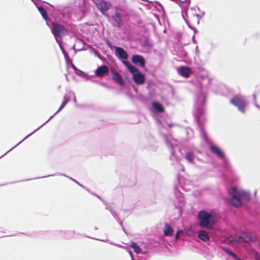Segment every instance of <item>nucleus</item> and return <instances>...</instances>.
I'll use <instances>...</instances> for the list:
<instances>
[{"label": "nucleus", "mask_w": 260, "mask_h": 260, "mask_svg": "<svg viewBox=\"0 0 260 260\" xmlns=\"http://www.w3.org/2000/svg\"><path fill=\"white\" fill-rule=\"evenodd\" d=\"M132 61L135 64H139L141 67H144L145 66L144 58L140 55H133L132 58Z\"/></svg>", "instance_id": "obj_10"}, {"label": "nucleus", "mask_w": 260, "mask_h": 260, "mask_svg": "<svg viewBox=\"0 0 260 260\" xmlns=\"http://www.w3.org/2000/svg\"><path fill=\"white\" fill-rule=\"evenodd\" d=\"M234 239L238 242L248 243L254 242L256 240V238L248 234L244 233L241 236H236Z\"/></svg>", "instance_id": "obj_6"}, {"label": "nucleus", "mask_w": 260, "mask_h": 260, "mask_svg": "<svg viewBox=\"0 0 260 260\" xmlns=\"http://www.w3.org/2000/svg\"><path fill=\"white\" fill-rule=\"evenodd\" d=\"M127 69L129 72L133 73V74L138 72V70L132 64Z\"/></svg>", "instance_id": "obj_21"}, {"label": "nucleus", "mask_w": 260, "mask_h": 260, "mask_svg": "<svg viewBox=\"0 0 260 260\" xmlns=\"http://www.w3.org/2000/svg\"><path fill=\"white\" fill-rule=\"evenodd\" d=\"M230 103L237 107L242 112H244L246 102L241 96L239 95L235 96L231 100Z\"/></svg>", "instance_id": "obj_3"}, {"label": "nucleus", "mask_w": 260, "mask_h": 260, "mask_svg": "<svg viewBox=\"0 0 260 260\" xmlns=\"http://www.w3.org/2000/svg\"><path fill=\"white\" fill-rule=\"evenodd\" d=\"M178 72L180 76L184 78H188L191 74V69L188 67L181 66L178 69Z\"/></svg>", "instance_id": "obj_9"}, {"label": "nucleus", "mask_w": 260, "mask_h": 260, "mask_svg": "<svg viewBox=\"0 0 260 260\" xmlns=\"http://www.w3.org/2000/svg\"><path fill=\"white\" fill-rule=\"evenodd\" d=\"M224 250L225 251L229 253L230 255H231L232 256H233L234 258H235L236 259H237V260H240L237 256V255L233 252L230 251L229 250V249H224Z\"/></svg>", "instance_id": "obj_22"}, {"label": "nucleus", "mask_w": 260, "mask_h": 260, "mask_svg": "<svg viewBox=\"0 0 260 260\" xmlns=\"http://www.w3.org/2000/svg\"><path fill=\"white\" fill-rule=\"evenodd\" d=\"M96 8L101 12L105 16L108 17L107 11L110 8L111 5L104 0H93Z\"/></svg>", "instance_id": "obj_4"}, {"label": "nucleus", "mask_w": 260, "mask_h": 260, "mask_svg": "<svg viewBox=\"0 0 260 260\" xmlns=\"http://www.w3.org/2000/svg\"><path fill=\"white\" fill-rule=\"evenodd\" d=\"M173 232V230L169 223L165 224V229L164 231V235L166 236H170Z\"/></svg>", "instance_id": "obj_16"}, {"label": "nucleus", "mask_w": 260, "mask_h": 260, "mask_svg": "<svg viewBox=\"0 0 260 260\" xmlns=\"http://www.w3.org/2000/svg\"><path fill=\"white\" fill-rule=\"evenodd\" d=\"M180 233H181L180 231H177V233L175 235V239H179V238L180 237Z\"/></svg>", "instance_id": "obj_26"}, {"label": "nucleus", "mask_w": 260, "mask_h": 260, "mask_svg": "<svg viewBox=\"0 0 260 260\" xmlns=\"http://www.w3.org/2000/svg\"><path fill=\"white\" fill-rule=\"evenodd\" d=\"M198 237L204 242H207L209 240V237L207 232L202 230L199 231Z\"/></svg>", "instance_id": "obj_15"}, {"label": "nucleus", "mask_w": 260, "mask_h": 260, "mask_svg": "<svg viewBox=\"0 0 260 260\" xmlns=\"http://www.w3.org/2000/svg\"><path fill=\"white\" fill-rule=\"evenodd\" d=\"M38 9L39 12L42 15V17L46 20H47L48 18V17L47 13V11H46V10L42 7H38Z\"/></svg>", "instance_id": "obj_18"}, {"label": "nucleus", "mask_w": 260, "mask_h": 260, "mask_svg": "<svg viewBox=\"0 0 260 260\" xmlns=\"http://www.w3.org/2000/svg\"><path fill=\"white\" fill-rule=\"evenodd\" d=\"M112 18L114 20L117 26L118 27L120 26L121 24V16L120 13L118 11H116L115 15L113 16Z\"/></svg>", "instance_id": "obj_14"}, {"label": "nucleus", "mask_w": 260, "mask_h": 260, "mask_svg": "<svg viewBox=\"0 0 260 260\" xmlns=\"http://www.w3.org/2000/svg\"><path fill=\"white\" fill-rule=\"evenodd\" d=\"M254 257L256 260H260V254L258 253H255L254 254Z\"/></svg>", "instance_id": "obj_25"}, {"label": "nucleus", "mask_w": 260, "mask_h": 260, "mask_svg": "<svg viewBox=\"0 0 260 260\" xmlns=\"http://www.w3.org/2000/svg\"><path fill=\"white\" fill-rule=\"evenodd\" d=\"M122 62L127 68H128L131 65V64L128 61H123Z\"/></svg>", "instance_id": "obj_24"}, {"label": "nucleus", "mask_w": 260, "mask_h": 260, "mask_svg": "<svg viewBox=\"0 0 260 260\" xmlns=\"http://www.w3.org/2000/svg\"><path fill=\"white\" fill-rule=\"evenodd\" d=\"M67 104V102H63L60 106V107L59 108V110L53 115H52L51 117H50V119L53 117V116L55 114H56L57 113H58L63 108V107L66 106V105Z\"/></svg>", "instance_id": "obj_23"}, {"label": "nucleus", "mask_w": 260, "mask_h": 260, "mask_svg": "<svg viewBox=\"0 0 260 260\" xmlns=\"http://www.w3.org/2000/svg\"><path fill=\"white\" fill-rule=\"evenodd\" d=\"M115 54L120 59H126L128 55L126 52L121 47H116Z\"/></svg>", "instance_id": "obj_11"}, {"label": "nucleus", "mask_w": 260, "mask_h": 260, "mask_svg": "<svg viewBox=\"0 0 260 260\" xmlns=\"http://www.w3.org/2000/svg\"><path fill=\"white\" fill-rule=\"evenodd\" d=\"M73 67L74 68H75V66H74V64H73Z\"/></svg>", "instance_id": "obj_27"}, {"label": "nucleus", "mask_w": 260, "mask_h": 260, "mask_svg": "<svg viewBox=\"0 0 260 260\" xmlns=\"http://www.w3.org/2000/svg\"><path fill=\"white\" fill-rule=\"evenodd\" d=\"M210 151L217 155L218 156L223 158L224 157V153L220 150V149L216 145H211L210 147Z\"/></svg>", "instance_id": "obj_13"}, {"label": "nucleus", "mask_w": 260, "mask_h": 260, "mask_svg": "<svg viewBox=\"0 0 260 260\" xmlns=\"http://www.w3.org/2000/svg\"><path fill=\"white\" fill-rule=\"evenodd\" d=\"M51 25L52 31L54 36L60 38L62 36L67 34V30L63 25L57 23H52Z\"/></svg>", "instance_id": "obj_5"}, {"label": "nucleus", "mask_w": 260, "mask_h": 260, "mask_svg": "<svg viewBox=\"0 0 260 260\" xmlns=\"http://www.w3.org/2000/svg\"><path fill=\"white\" fill-rule=\"evenodd\" d=\"M200 220L199 225L202 228H210V219L212 214L204 210L200 211L198 213Z\"/></svg>", "instance_id": "obj_2"}, {"label": "nucleus", "mask_w": 260, "mask_h": 260, "mask_svg": "<svg viewBox=\"0 0 260 260\" xmlns=\"http://www.w3.org/2000/svg\"><path fill=\"white\" fill-rule=\"evenodd\" d=\"M110 71L112 74V79L119 85L121 86L124 85V81L116 70L114 68H112L111 69Z\"/></svg>", "instance_id": "obj_7"}, {"label": "nucleus", "mask_w": 260, "mask_h": 260, "mask_svg": "<svg viewBox=\"0 0 260 260\" xmlns=\"http://www.w3.org/2000/svg\"><path fill=\"white\" fill-rule=\"evenodd\" d=\"M96 76L101 77L107 75L109 73V68L105 65L99 67L95 72Z\"/></svg>", "instance_id": "obj_8"}, {"label": "nucleus", "mask_w": 260, "mask_h": 260, "mask_svg": "<svg viewBox=\"0 0 260 260\" xmlns=\"http://www.w3.org/2000/svg\"><path fill=\"white\" fill-rule=\"evenodd\" d=\"M229 193L232 199L229 201V204L239 207L243 203L249 200L250 196L248 193L244 191H239L236 187H232L229 189Z\"/></svg>", "instance_id": "obj_1"}, {"label": "nucleus", "mask_w": 260, "mask_h": 260, "mask_svg": "<svg viewBox=\"0 0 260 260\" xmlns=\"http://www.w3.org/2000/svg\"><path fill=\"white\" fill-rule=\"evenodd\" d=\"M152 106L154 109L158 112L161 113L164 111V108L159 103L154 102L152 104Z\"/></svg>", "instance_id": "obj_17"}, {"label": "nucleus", "mask_w": 260, "mask_h": 260, "mask_svg": "<svg viewBox=\"0 0 260 260\" xmlns=\"http://www.w3.org/2000/svg\"><path fill=\"white\" fill-rule=\"evenodd\" d=\"M130 246L134 249V251L136 253H139L140 252L141 248L136 243L133 242L131 244Z\"/></svg>", "instance_id": "obj_19"}, {"label": "nucleus", "mask_w": 260, "mask_h": 260, "mask_svg": "<svg viewBox=\"0 0 260 260\" xmlns=\"http://www.w3.org/2000/svg\"><path fill=\"white\" fill-rule=\"evenodd\" d=\"M185 158L190 162H193L194 160V155L191 153H187Z\"/></svg>", "instance_id": "obj_20"}, {"label": "nucleus", "mask_w": 260, "mask_h": 260, "mask_svg": "<svg viewBox=\"0 0 260 260\" xmlns=\"http://www.w3.org/2000/svg\"><path fill=\"white\" fill-rule=\"evenodd\" d=\"M133 79L134 82L138 84H142L145 82V77L144 75L138 72L133 74Z\"/></svg>", "instance_id": "obj_12"}]
</instances>
